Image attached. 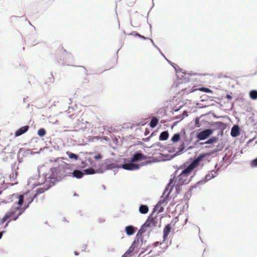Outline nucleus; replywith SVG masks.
<instances>
[{
    "mask_svg": "<svg viewBox=\"0 0 257 257\" xmlns=\"http://www.w3.org/2000/svg\"><path fill=\"white\" fill-rule=\"evenodd\" d=\"M158 123V119H157V117H154L152 118V119L150 122V125L152 128H154L156 126Z\"/></svg>",
    "mask_w": 257,
    "mask_h": 257,
    "instance_id": "obj_17",
    "label": "nucleus"
},
{
    "mask_svg": "<svg viewBox=\"0 0 257 257\" xmlns=\"http://www.w3.org/2000/svg\"><path fill=\"white\" fill-rule=\"evenodd\" d=\"M200 90L201 91H203L205 92H211V90L209 88H205V87L201 88L200 89Z\"/></svg>",
    "mask_w": 257,
    "mask_h": 257,
    "instance_id": "obj_28",
    "label": "nucleus"
},
{
    "mask_svg": "<svg viewBox=\"0 0 257 257\" xmlns=\"http://www.w3.org/2000/svg\"><path fill=\"white\" fill-rule=\"evenodd\" d=\"M38 135L40 137H43L46 135V131L45 130V129L41 128L38 130Z\"/></svg>",
    "mask_w": 257,
    "mask_h": 257,
    "instance_id": "obj_22",
    "label": "nucleus"
},
{
    "mask_svg": "<svg viewBox=\"0 0 257 257\" xmlns=\"http://www.w3.org/2000/svg\"><path fill=\"white\" fill-rule=\"evenodd\" d=\"M131 253V251L128 250L121 257H130V254Z\"/></svg>",
    "mask_w": 257,
    "mask_h": 257,
    "instance_id": "obj_27",
    "label": "nucleus"
},
{
    "mask_svg": "<svg viewBox=\"0 0 257 257\" xmlns=\"http://www.w3.org/2000/svg\"><path fill=\"white\" fill-rule=\"evenodd\" d=\"M134 35H135V36H138V37H140V36H141V35H140V34H138V33H136V32H135V33H134Z\"/></svg>",
    "mask_w": 257,
    "mask_h": 257,
    "instance_id": "obj_32",
    "label": "nucleus"
},
{
    "mask_svg": "<svg viewBox=\"0 0 257 257\" xmlns=\"http://www.w3.org/2000/svg\"><path fill=\"white\" fill-rule=\"evenodd\" d=\"M171 226L170 224L166 225L163 229V238L165 240L171 231Z\"/></svg>",
    "mask_w": 257,
    "mask_h": 257,
    "instance_id": "obj_10",
    "label": "nucleus"
},
{
    "mask_svg": "<svg viewBox=\"0 0 257 257\" xmlns=\"http://www.w3.org/2000/svg\"><path fill=\"white\" fill-rule=\"evenodd\" d=\"M217 175V173L216 171L214 170H212L208 172V173L205 176V180L206 181H208L212 178H214Z\"/></svg>",
    "mask_w": 257,
    "mask_h": 257,
    "instance_id": "obj_13",
    "label": "nucleus"
},
{
    "mask_svg": "<svg viewBox=\"0 0 257 257\" xmlns=\"http://www.w3.org/2000/svg\"><path fill=\"white\" fill-rule=\"evenodd\" d=\"M66 154L68 156L69 158L71 159H74V160H76L78 158V156L77 155L73 154L70 152H69V151L66 152Z\"/></svg>",
    "mask_w": 257,
    "mask_h": 257,
    "instance_id": "obj_19",
    "label": "nucleus"
},
{
    "mask_svg": "<svg viewBox=\"0 0 257 257\" xmlns=\"http://www.w3.org/2000/svg\"><path fill=\"white\" fill-rule=\"evenodd\" d=\"M149 211V208L147 205H141L139 208V211L142 214H146Z\"/></svg>",
    "mask_w": 257,
    "mask_h": 257,
    "instance_id": "obj_16",
    "label": "nucleus"
},
{
    "mask_svg": "<svg viewBox=\"0 0 257 257\" xmlns=\"http://www.w3.org/2000/svg\"><path fill=\"white\" fill-rule=\"evenodd\" d=\"M71 165L65 162H62L59 165L57 168V171L58 174L65 176H70L71 175Z\"/></svg>",
    "mask_w": 257,
    "mask_h": 257,
    "instance_id": "obj_5",
    "label": "nucleus"
},
{
    "mask_svg": "<svg viewBox=\"0 0 257 257\" xmlns=\"http://www.w3.org/2000/svg\"><path fill=\"white\" fill-rule=\"evenodd\" d=\"M213 133L212 130L207 129L201 131L197 135V138L199 140H204L208 138Z\"/></svg>",
    "mask_w": 257,
    "mask_h": 257,
    "instance_id": "obj_6",
    "label": "nucleus"
},
{
    "mask_svg": "<svg viewBox=\"0 0 257 257\" xmlns=\"http://www.w3.org/2000/svg\"><path fill=\"white\" fill-rule=\"evenodd\" d=\"M208 153L200 154L191 164L177 176H174L173 179H171L168 184V187H171L170 191L173 188L175 187L176 192L178 193L180 190V187L188 184L191 181V175L193 170L197 167L201 162L205 161L207 156H209Z\"/></svg>",
    "mask_w": 257,
    "mask_h": 257,
    "instance_id": "obj_1",
    "label": "nucleus"
},
{
    "mask_svg": "<svg viewBox=\"0 0 257 257\" xmlns=\"http://www.w3.org/2000/svg\"><path fill=\"white\" fill-rule=\"evenodd\" d=\"M24 212V209L19 206L12 207L4 215L2 219L1 222L4 224L7 221L5 226H8L9 223L11 221H15Z\"/></svg>",
    "mask_w": 257,
    "mask_h": 257,
    "instance_id": "obj_3",
    "label": "nucleus"
},
{
    "mask_svg": "<svg viewBox=\"0 0 257 257\" xmlns=\"http://www.w3.org/2000/svg\"><path fill=\"white\" fill-rule=\"evenodd\" d=\"M226 98H228V99H231L232 98V96L229 94H227L226 95Z\"/></svg>",
    "mask_w": 257,
    "mask_h": 257,
    "instance_id": "obj_31",
    "label": "nucleus"
},
{
    "mask_svg": "<svg viewBox=\"0 0 257 257\" xmlns=\"http://www.w3.org/2000/svg\"><path fill=\"white\" fill-rule=\"evenodd\" d=\"M146 159H147V157L144 156L142 153H137L134 155L133 157L132 158L131 162H137L138 161H140L142 160H145Z\"/></svg>",
    "mask_w": 257,
    "mask_h": 257,
    "instance_id": "obj_8",
    "label": "nucleus"
},
{
    "mask_svg": "<svg viewBox=\"0 0 257 257\" xmlns=\"http://www.w3.org/2000/svg\"><path fill=\"white\" fill-rule=\"evenodd\" d=\"M169 133L167 131H164L161 133L159 136V140L160 141H165L168 139Z\"/></svg>",
    "mask_w": 257,
    "mask_h": 257,
    "instance_id": "obj_15",
    "label": "nucleus"
},
{
    "mask_svg": "<svg viewBox=\"0 0 257 257\" xmlns=\"http://www.w3.org/2000/svg\"><path fill=\"white\" fill-rule=\"evenodd\" d=\"M71 175L75 178L80 179L83 177L84 173L81 171L75 170L72 173L71 172Z\"/></svg>",
    "mask_w": 257,
    "mask_h": 257,
    "instance_id": "obj_11",
    "label": "nucleus"
},
{
    "mask_svg": "<svg viewBox=\"0 0 257 257\" xmlns=\"http://www.w3.org/2000/svg\"><path fill=\"white\" fill-rule=\"evenodd\" d=\"M195 126L197 127L200 126V120H199V117H196L195 118Z\"/></svg>",
    "mask_w": 257,
    "mask_h": 257,
    "instance_id": "obj_25",
    "label": "nucleus"
},
{
    "mask_svg": "<svg viewBox=\"0 0 257 257\" xmlns=\"http://www.w3.org/2000/svg\"><path fill=\"white\" fill-rule=\"evenodd\" d=\"M184 149H185L184 143L183 142L180 147L179 150L180 152H181V151H183Z\"/></svg>",
    "mask_w": 257,
    "mask_h": 257,
    "instance_id": "obj_29",
    "label": "nucleus"
},
{
    "mask_svg": "<svg viewBox=\"0 0 257 257\" xmlns=\"http://www.w3.org/2000/svg\"><path fill=\"white\" fill-rule=\"evenodd\" d=\"M239 135V127L237 125L232 127L231 130V135L233 137H236Z\"/></svg>",
    "mask_w": 257,
    "mask_h": 257,
    "instance_id": "obj_12",
    "label": "nucleus"
},
{
    "mask_svg": "<svg viewBox=\"0 0 257 257\" xmlns=\"http://www.w3.org/2000/svg\"><path fill=\"white\" fill-rule=\"evenodd\" d=\"M217 140V138L216 137H213L210 139H209L208 140H207L205 143V144H212L214 142H216Z\"/></svg>",
    "mask_w": 257,
    "mask_h": 257,
    "instance_id": "obj_23",
    "label": "nucleus"
},
{
    "mask_svg": "<svg viewBox=\"0 0 257 257\" xmlns=\"http://www.w3.org/2000/svg\"><path fill=\"white\" fill-rule=\"evenodd\" d=\"M3 235V232H0V239L2 238Z\"/></svg>",
    "mask_w": 257,
    "mask_h": 257,
    "instance_id": "obj_33",
    "label": "nucleus"
},
{
    "mask_svg": "<svg viewBox=\"0 0 257 257\" xmlns=\"http://www.w3.org/2000/svg\"><path fill=\"white\" fill-rule=\"evenodd\" d=\"M249 96L253 99H257V91L255 90L250 91L249 92Z\"/></svg>",
    "mask_w": 257,
    "mask_h": 257,
    "instance_id": "obj_21",
    "label": "nucleus"
},
{
    "mask_svg": "<svg viewBox=\"0 0 257 257\" xmlns=\"http://www.w3.org/2000/svg\"><path fill=\"white\" fill-rule=\"evenodd\" d=\"M140 37V38H143V39H147V38H146L145 36H142V35H141Z\"/></svg>",
    "mask_w": 257,
    "mask_h": 257,
    "instance_id": "obj_34",
    "label": "nucleus"
},
{
    "mask_svg": "<svg viewBox=\"0 0 257 257\" xmlns=\"http://www.w3.org/2000/svg\"><path fill=\"white\" fill-rule=\"evenodd\" d=\"M251 166L252 167H257V158L251 161Z\"/></svg>",
    "mask_w": 257,
    "mask_h": 257,
    "instance_id": "obj_26",
    "label": "nucleus"
},
{
    "mask_svg": "<svg viewBox=\"0 0 257 257\" xmlns=\"http://www.w3.org/2000/svg\"><path fill=\"white\" fill-rule=\"evenodd\" d=\"M29 128V126L28 125H25L21 127L16 132L15 136L18 137L22 135V134L27 132Z\"/></svg>",
    "mask_w": 257,
    "mask_h": 257,
    "instance_id": "obj_9",
    "label": "nucleus"
},
{
    "mask_svg": "<svg viewBox=\"0 0 257 257\" xmlns=\"http://www.w3.org/2000/svg\"><path fill=\"white\" fill-rule=\"evenodd\" d=\"M136 229L137 228L131 225L126 226L125 229L126 233L128 235L133 234L135 232Z\"/></svg>",
    "mask_w": 257,
    "mask_h": 257,
    "instance_id": "obj_14",
    "label": "nucleus"
},
{
    "mask_svg": "<svg viewBox=\"0 0 257 257\" xmlns=\"http://www.w3.org/2000/svg\"><path fill=\"white\" fill-rule=\"evenodd\" d=\"M48 189L47 188H45L44 187H40L39 188L37 191L36 194L34 195L35 197H36L37 195H39L40 194L44 193L45 191H46Z\"/></svg>",
    "mask_w": 257,
    "mask_h": 257,
    "instance_id": "obj_20",
    "label": "nucleus"
},
{
    "mask_svg": "<svg viewBox=\"0 0 257 257\" xmlns=\"http://www.w3.org/2000/svg\"><path fill=\"white\" fill-rule=\"evenodd\" d=\"M158 224V219L157 216H153L152 215L149 216L145 223L141 226L139 230L138 234L141 235L146 231L147 227L152 228L157 226Z\"/></svg>",
    "mask_w": 257,
    "mask_h": 257,
    "instance_id": "obj_4",
    "label": "nucleus"
},
{
    "mask_svg": "<svg viewBox=\"0 0 257 257\" xmlns=\"http://www.w3.org/2000/svg\"><path fill=\"white\" fill-rule=\"evenodd\" d=\"M122 168L127 170H135L139 168V165L132 163L122 165Z\"/></svg>",
    "mask_w": 257,
    "mask_h": 257,
    "instance_id": "obj_7",
    "label": "nucleus"
},
{
    "mask_svg": "<svg viewBox=\"0 0 257 257\" xmlns=\"http://www.w3.org/2000/svg\"><path fill=\"white\" fill-rule=\"evenodd\" d=\"M177 172H178V171H175V176L177 175Z\"/></svg>",
    "mask_w": 257,
    "mask_h": 257,
    "instance_id": "obj_35",
    "label": "nucleus"
},
{
    "mask_svg": "<svg viewBox=\"0 0 257 257\" xmlns=\"http://www.w3.org/2000/svg\"><path fill=\"white\" fill-rule=\"evenodd\" d=\"M84 172L86 174H93L95 173L94 170L92 168L85 169Z\"/></svg>",
    "mask_w": 257,
    "mask_h": 257,
    "instance_id": "obj_24",
    "label": "nucleus"
},
{
    "mask_svg": "<svg viewBox=\"0 0 257 257\" xmlns=\"http://www.w3.org/2000/svg\"><path fill=\"white\" fill-rule=\"evenodd\" d=\"M102 158V156L100 154H98L97 155H96L94 156V159L95 160H98Z\"/></svg>",
    "mask_w": 257,
    "mask_h": 257,
    "instance_id": "obj_30",
    "label": "nucleus"
},
{
    "mask_svg": "<svg viewBox=\"0 0 257 257\" xmlns=\"http://www.w3.org/2000/svg\"><path fill=\"white\" fill-rule=\"evenodd\" d=\"M36 197L29 196L28 193H25L23 195H19L18 194H13L11 196V201L14 202L15 205H18L21 207L25 201V205L22 208L24 209V211L29 206L30 204L33 202L34 199Z\"/></svg>",
    "mask_w": 257,
    "mask_h": 257,
    "instance_id": "obj_2",
    "label": "nucleus"
},
{
    "mask_svg": "<svg viewBox=\"0 0 257 257\" xmlns=\"http://www.w3.org/2000/svg\"><path fill=\"white\" fill-rule=\"evenodd\" d=\"M180 140V135L179 133L174 134L171 138V141L173 143L178 142Z\"/></svg>",
    "mask_w": 257,
    "mask_h": 257,
    "instance_id": "obj_18",
    "label": "nucleus"
}]
</instances>
